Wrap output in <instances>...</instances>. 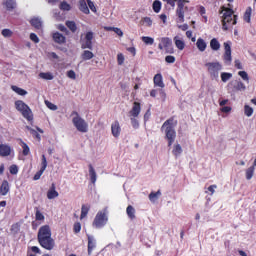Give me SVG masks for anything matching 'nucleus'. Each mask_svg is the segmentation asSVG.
Here are the masks:
<instances>
[{
    "label": "nucleus",
    "mask_w": 256,
    "mask_h": 256,
    "mask_svg": "<svg viewBox=\"0 0 256 256\" xmlns=\"http://www.w3.org/2000/svg\"><path fill=\"white\" fill-rule=\"evenodd\" d=\"M37 240L40 246L48 251H51L55 247V241L52 238V232L49 225H44L40 227Z\"/></svg>",
    "instance_id": "nucleus-1"
},
{
    "label": "nucleus",
    "mask_w": 256,
    "mask_h": 256,
    "mask_svg": "<svg viewBox=\"0 0 256 256\" xmlns=\"http://www.w3.org/2000/svg\"><path fill=\"white\" fill-rule=\"evenodd\" d=\"M175 127H177V121L173 118L166 120L161 127V131L165 133V138L168 141V147H171V145L175 143V139L177 137Z\"/></svg>",
    "instance_id": "nucleus-2"
},
{
    "label": "nucleus",
    "mask_w": 256,
    "mask_h": 256,
    "mask_svg": "<svg viewBox=\"0 0 256 256\" xmlns=\"http://www.w3.org/2000/svg\"><path fill=\"white\" fill-rule=\"evenodd\" d=\"M221 13L223 31H229L233 25H237V15L234 14L232 9L222 7Z\"/></svg>",
    "instance_id": "nucleus-3"
},
{
    "label": "nucleus",
    "mask_w": 256,
    "mask_h": 256,
    "mask_svg": "<svg viewBox=\"0 0 256 256\" xmlns=\"http://www.w3.org/2000/svg\"><path fill=\"white\" fill-rule=\"evenodd\" d=\"M71 117L73 126L79 131V133H87V131H89V124L77 111H73L71 113Z\"/></svg>",
    "instance_id": "nucleus-4"
},
{
    "label": "nucleus",
    "mask_w": 256,
    "mask_h": 256,
    "mask_svg": "<svg viewBox=\"0 0 256 256\" xmlns=\"http://www.w3.org/2000/svg\"><path fill=\"white\" fill-rule=\"evenodd\" d=\"M15 107L19 113L24 117V119H27V121L33 120V112L31 111V108L29 105H27L23 100H17L15 102Z\"/></svg>",
    "instance_id": "nucleus-5"
},
{
    "label": "nucleus",
    "mask_w": 256,
    "mask_h": 256,
    "mask_svg": "<svg viewBox=\"0 0 256 256\" xmlns=\"http://www.w3.org/2000/svg\"><path fill=\"white\" fill-rule=\"evenodd\" d=\"M207 71L212 79H219V71H223V64L219 61L208 62L205 64Z\"/></svg>",
    "instance_id": "nucleus-6"
},
{
    "label": "nucleus",
    "mask_w": 256,
    "mask_h": 256,
    "mask_svg": "<svg viewBox=\"0 0 256 256\" xmlns=\"http://www.w3.org/2000/svg\"><path fill=\"white\" fill-rule=\"evenodd\" d=\"M107 222H108L107 214L105 212L99 211L96 214L92 225L93 227L100 229V228H103L107 224Z\"/></svg>",
    "instance_id": "nucleus-7"
},
{
    "label": "nucleus",
    "mask_w": 256,
    "mask_h": 256,
    "mask_svg": "<svg viewBox=\"0 0 256 256\" xmlns=\"http://www.w3.org/2000/svg\"><path fill=\"white\" fill-rule=\"evenodd\" d=\"M158 49L163 51L165 49L166 53H174L173 50V41L169 37H163L160 39V43L158 45Z\"/></svg>",
    "instance_id": "nucleus-8"
},
{
    "label": "nucleus",
    "mask_w": 256,
    "mask_h": 256,
    "mask_svg": "<svg viewBox=\"0 0 256 256\" xmlns=\"http://www.w3.org/2000/svg\"><path fill=\"white\" fill-rule=\"evenodd\" d=\"M228 91H232V93H236V91H246L247 86L241 80H233L230 81L227 85Z\"/></svg>",
    "instance_id": "nucleus-9"
},
{
    "label": "nucleus",
    "mask_w": 256,
    "mask_h": 256,
    "mask_svg": "<svg viewBox=\"0 0 256 256\" xmlns=\"http://www.w3.org/2000/svg\"><path fill=\"white\" fill-rule=\"evenodd\" d=\"M224 45V54H223V61L225 65H231L233 61V57L231 56V41H227L223 43Z\"/></svg>",
    "instance_id": "nucleus-10"
},
{
    "label": "nucleus",
    "mask_w": 256,
    "mask_h": 256,
    "mask_svg": "<svg viewBox=\"0 0 256 256\" xmlns=\"http://www.w3.org/2000/svg\"><path fill=\"white\" fill-rule=\"evenodd\" d=\"M139 115H141V103L134 102L128 116L129 118H138Z\"/></svg>",
    "instance_id": "nucleus-11"
},
{
    "label": "nucleus",
    "mask_w": 256,
    "mask_h": 256,
    "mask_svg": "<svg viewBox=\"0 0 256 256\" xmlns=\"http://www.w3.org/2000/svg\"><path fill=\"white\" fill-rule=\"evenodd\" d=\"M93 32H87L85 34L84 42L82 43V49H93Z\"/></svg>",
    "instance_id": "nucleus-12"
},
{
    "label": "nucleus",
    "mask_w": 256,
    "mask_h": 256,
    "mask_svg": "<svg viewBox=\"0 0 256 256\" xmlns=\"http://www.w3.org/2000/svg\"><path fill=\"white\" fill-rule=\"evenodd\" d=\"M87 240H88V245H87V248H88V255L91 256L93 251L97 248V241L96 239L91 236V235H88L87 236Z\"/></svg>",
    "instance_id": "nucleus-13"
},
{
    "label": "nucleus",
    "mask_w": 256,
    "mask_h": 256,
    "mask_svg": "<svg viewBox=\"0 0 256 256\" xmlns=\"http://www.w3.org/2000/svg\"><path fill=\"white\" fill-rule=\"evenodd\" d=\"M111 133L116 139L121 135V125L119 121L116 120L111 124Z\"/></svg>",
    "instance_id": "nucleus-14"
},
{
    "label": "nucleus",
    "mask_w": 256,
    "mask_h": 256,
    "mask_svg": "<svg viewBox=\"0 0 256 256\" xmlns=\"http://www.w3.org/2000/svg\"><path fill=\"white\" fill-rule=\"evenodd\" d=\"M166 3L171 7H175V3H177V9H187V7H185L187 0H166Z\"/></svg>",
    "instance_id": "nucleus-15"
},
{
    "label": "nucleus",
    "mask_w": 256,
    "mask_h": 256,
    "mask_svg": "<svg viewBox=\"0 0 256 256\" xmlns=\"http://www.w3.org/2000/svg\"><path fill=\"white\" fill-rule=\"evenodd\" d=\"M11 155V146L7 144H0V156L9 157Z\"/></svg>",
    "instance_id": "nucleus-16"
},
{
    "label": "nucleus",
    "mask_w": 256,
    "mask_h": 256,
    "mask_svg": "<svg viewBox=\"0 0 256 256\" xmlns=\"http://www.w3.org/2000/svg\"><path fill=\"white\" fill-rule=\"evenodd\" d=\"M30 25L35 29H41L43 27V20L39 17H33L30 19Z\"/></svg>",
    "instance_id": "nucleus-17"
},
{
    "label": "nucleus",
    "mask_w": 256,
    "mask_h": 256,
    "mask_svg": "<svg viewBox=\"0 0 256 256\" xmlns=\"http://www.w3.org/2000/svg\"><path fill=\"white\" fill-rule=\"evenodd\" d=\"M185 11H187V9H181V8H177L176 9V17H177V23H184L185 22Z\"/></svg>",
    "instance_id": "nucleus-18"
},
{
    "label": "nucleus",
    "mask_w": 256,
    "mask_h": 256,
    "mask_svg": "<svg viewBox=\"0 0 256 256\" xmlns=\"http://www.w3.org/2000/svg\"><path fill=\"white\" fill-rule=\"evenodd\" d=\"M154 85L155 87H160V89L165 87V83L163 82V75L158 73L154 76Z\"/></svg>",
    "instance_id": "nucleus-19"
},
{
    "label": "nucleus",
    "mask_w": 256,
    "mask_h": 256,
    "mask_svg": "<svg viewBox=\"0 0 256 256\" xmlns=\"http://www.w3.org/2000/svg\"><path fill=\"white\" fill-rule=\"evenodd\" d=\"M2 4L6 7L7 11H13L17 7V1L15 0H3Z\"/></svg>",
    "instance_id": "nucleus-20"
},
{
    "label": "nucleus",
    "mask_w": 256,
    "mask_h": 256,
    "mask_svg": "<svg viewBox=\"0 0 256 256\" xmlns=\"http://www.w3.org/2000/svg\"><path fill=\"white\" fill-rule=\"evenodd\" d=\"M197 49L203 53L207 49V42L203 40V38H198L196 41Z\"/></svg>",
    "instance_id": "nucleus-21"
},
{
    "label": "nucleus",
    "mask_w": 256,
    "mask_h": 256,
    "mask_svg": "<svg viewBox=\"0 0 256 256\" xmlns=\"http://www.w3.org/2000/svg\"><path fill=\"white\" fill-rule=\"evenodd\" d=\"M174 43H175L177 49H179V51H183V49H185V41H183V38H181L179 36H175Z\"/></svg>",
    "instance_id": "nucleus-22"
},
{
    "label": "nucleus",
    "mask_w": 256,
    "mask_h": 256,
    "mask_svg": "<svg viewBox=\"0 0 256 256\" xmlns=\"http://www.w3.org/2000/svg\"><path fill=\"white\" fill-rule=\"evenodd\" d=\"M53 40L55 43H58L59 45L65 43V36L63 34L56 32L53 34Z\"/></svg>",
    "instance_id": "nucleus-23"
},
{
    "label": "nucleus",
    "mask_w": 256,
    "mask_h": 256,
    "mask_svg": "<svg viewBox=\"0 0 256 256\" xmlns=\"http://www.w3.org/2000/svg\"><path fill=\"white\" fill-rule=\"evenodd\" d=\"M87 1L80 0L79 1V9L82 11V13H85V15H89V6H87Z\"/></svg>",
    "instance_id": "nucleus-24"
},
{
    "label": "nucleus",
    "mask_w": 256,
    "mask_h": 256,
    "mask_svg": "<svg viewBox=\"0 0 256 256\" xmlns=\"http://www.w3.org/2000/svg\"><path fill=\"white\" fill-rule=\"evenodd\" d=\"M89 176L91 183L95 184L97 182V172H95L93 165H89Z\"/></svg>",
    "instance_id": "nucleus-25"
},
{
    "label": "nucleus",
    "mask_w": 256,
    "mask_h": 256,
    "mask_svg": "<svg viewBox=\"0 0 256 256\" xmlns=\"http://www.w3.org/2000/svg\"><path fill=\"white\" fill-rule=\"evenodd\" d=\"M210 48L212 49V51H219V49H221V43L219 42V40H217V38H213L210 41Z\"/></svg>",
    "instance_id": "nucleus-26"
},
{
    "label": "nucleus",
    "mask_w": 256,
    "mask_h": 256,
    "mask_svg": "<svg viewBox=\"0 0 256 256\" xmlns=\"http://www.w3.org/2000/svg\"><path fill=\"white\" fill-rule=\"evenodd\" d=\"M11 89L14 91V93H17V95H20L21 97H25V95H27V91L25 89H22L16 85H12Z\"/></svg>",
    "instance_id": "nucleus-27"
},
{
    "label": "nucleus",
    "mask_w": 256,
    "mask_h": 256,
    "mask_svg": "<svg viewBox=\"0 0 256 256\" xmlns=\"http://www.w3.org/2000/svg\"><path fill=\"white\" fill-rule=\"evenodd\" d=\"M40 79H44L45 81H53L55 76H53V73L51 72H41L39 74Z\"/></svg>",
    "instance_id": "nucleus-28"
},
{
    "label": "nucleus",
    "mask_w": 256,
    "mask_h": 256,
    "mask_svg": "<svg viewBox=\"0 0 256 256\" xmlns=\"http://www.w3.org/2000/svg\"><path fill=\"white\" fill-rule=\"evenodd\" d=\"M181 153H183V148L180 144H175L172 149V154L176 157H180Z\"/></svg>",
    "instance_id": "nucleus-29"
},
{
    "label": "nucleus",
    "mask_w": 256,
    "mask_h": 256,
    "mask_svg": "<svg viewBox=\"0 0 256 256\" xmlns=\"http://www.w3.org/2000/svg\"><path fill=\"white\" fill-rule=\"evenodd\" d=\"M82 59L84 61H90V59H93L95 57V54H93V52L89 51V50H85L82 55H81Z\"/></svg>",
    "instance_id": "nucleus-30"
},
{
    "label": "nucleus",
    "mask_w": 256,
    "mask_h": 256,
    "mask_svg": "<svg viewBox=\"0 0 256 256\" xmlns=\"http://www.w3.org/2000/svg\"><path fill=\"white\" fill-rule=\"evenodd\" d=\"M253 175H255V166H250L246 169V179L247 181H251L253 179Z\"/></svg>",
    "instance_id": "nucleus-31"
},
{
    "label": "nucleus",
    "mask_w": 256,
    "mask_h": 256,
    "mask_svg": "<svg viewBox=\"0 0 256 256\" xmlns=\"http://www.w3.org/2000/svg\"><path fill=\"white\" fill-rule=\"evenodd\" d=\"M90 208H91L90 205H82L80 219H84L85 217L88 216Z\"/></svg>",
    "instance_id": "nucleus-32"
},
{
    "label": "nucleus",
    "mask_w": 256,
    "mask_h": 256,
    "mask_svg": "<svg viewBox=\"0 0 256 256\" xmlns=\"http://www.w3.org/2000/svg\"><path fill=\"white\" fill-rule=\"evenodd\" d=\"M135 208L131 205H128L127 208H126V214L128 216V218L130 219H135Z\"/></svg>",
    "instance_id": "nucleus-33"
},
{
    "label": "nucleus",
    "mask_w": 256,
    "mask_h": 256,
    "mask_svg": "<svg viewBox=\"0 0 256 256\" xmlns=\"http://www.w3.org/2000/svg\"><path fill=\"white\" fill-rule=\"evenodd\" d=\"M220 77H221L222 83H227V81H229L230 79L233 78V74H231L229 72H222L220 74Z\"/></svg>",
    "instance_id": "nucleus-34"
},
{
    "label": "nucleus",
    "mask_w": 256,
    "mask_h": 256,
    "mask_svg": "<svg viewBox=\"0 0 256 256\" xmlns=\"http://www.w3.org/2000/svg\"><path fill=\"white\" fill-rule=\"evenodd\" d=\"M20 146L23 149L22 153L24 156H27V155H29V153H31V150L29 149V145H27V143L21 141Z\"/></svg>",
    "instance_id": "nucleus-35"
},
{
    "label": "nucleus",
    "mask_w": 256,
    "mask_h": 256,
    "mask_svg": "<svg viewBox=\"0 0 256 256\" xmlns=\"http://www.w3.org/2000/svg\"><path fill=\"white\" fill-rule=\"evenodd\" d=\"M0 193H9V182L4 180L0 187Z\"/></svg>",
    "instance_id": "nucleus-36"
},
{
    "label": "nucleus",
    "mask_w": 256,
    "mask_h": 256,
    "mask_svg": "<svg viewBox=\"0 0 256 256\" xmlns=\"http://www.w3.org/2000/svg\"><path fill=\"white\" fill-rule=\"evenodd\" d=\"M1 35L5 37V39H9L11 37H13V31L11 29H3L1 31Z\"/></svg>",
    "instance_id": "nucleus-37"
},
{
    "label": "nucleus",
    "mask_w": 256,
    "mask_h": 256,
    "mask_svg": "<svg viewBox=\"0 0 256 256\" xmlns=\"http://www.w3.org/2000/svg\"><path fill=\"white\" fill-rule=\"evenodd\" d=\"M251 13H252L251 7L247 8L244 13V21H246V23H251Z\"/></svg>",
    "instance_id": "nucleus-38"
},
{
    "label": "nucleus",
    "mask_w": 256,
    "mask_h": 256,
    "mask_svg": "<svg viewBox=\"0 0 256 256\" xmlns=\"http://www.w3.org/2000/svg\"><path fill=\"white\" fill-rule=\"evenodd\" d=\"M254 113V110L251 106L249 105H245L244 106V115H246V117H251Z\"/></svg>",
    "instance_id": "nucleus-39"
},
{
    "label": "nucleus",
    "mask_w": 256,
    "mask_h": 256,
    "mask_svg": "<svg viewBox=\"0 0 256 256\" xmlns=\"http://www.w3.org/2000/svg\"><path fill=\"white\" fill-rule=\"evenodd\" d=\"M66 26L68 27V29H70V31H72V33H75V31H77V24L74 21H67Z\"/></svg>",
    "instance_id": "nucleus-40"
},
{
    "label": "nucleus",
    "mask_w": 256,
    "mask_h": 256,
    "mask_svg": "<svg viewBox=\"0 0 256 256\" xmlns=\"http://www.w3.org/2000/svg\"><path fill=\"white\" fill-rule=\"evenodd\" d=\"M36 212H35V219L36 221H44L45 217L44 215L41 213V211L39 210L38 207L35 208Z\"/></svg>",
    "instance_id": "nucleus-41"
},
{
    "label": "nucleus",
    "mask_w": 256,
    "mask_h": 256,
    "mask_svg": "<svg viewBox=\"0 0 256 256\" xmlns=\"http://www.w3.org/2000/svg\"><path fill=\"white\" fill-rule=\"evenodd\" d=\"M142 41L145 43V45H153L155 43V39L149 36H143Z\"/></svg>",
    "instance_id": "nucleus-42"
},
{
    "label": "nucleus",
    "mask_w": 256,
    "mask_h": 256,
    "mask_svg": "<svg viewBox=\"0 0 256 256\" xmlns=\"http://www.w3.org/2000/svg\"><path fill=\"white\" fill-rule=\"evenodd\" d=\"M153 11H154L155 13H159V11H161V1L155 0V1L153 2Z\"/></svg>",
    "instance_id": "nucleus-43"
},
{
    "label": "nucleus",
    "mask_w": 256,
    "mask_h": 256,
    "mask_svg": "<svg viewBox=\"0 0 256 256\" xmlns=\"http://www.w3.org/2000/svg\"><path fill=\"white\" fill-rule=\"evenodd\" d=\"M142 25H144V27H151V25H153V20H151L150 17H145L142 19Z\"/></svg>",
    "instance_id": "nucleus-44"
},
{
    "label": "nucleus",
    "mask_w": 256,
    "mask_h": 256,
    "mask_svg": "<svg viewBox=\"0 0 256 256\" xmlns=\"http://www.w3.org/2000/svg\"><path fill=\"white\" fill-rule=\"evenodd\" d=\"M238 75L239 77H241L243 81H246V83H249V74H247L246 71H239Z\"/></svg>",
    "instance_id": "nucleus-45"
},
{
    "label": "nucleus",
    "mask_w": 256,
    "mask_h": 256,
    "mask_svg": "<svg viewBox=\"0 0 256 256\" xmlns=\"http://www.w3.org/2000/svg\"><path fill=\"white\" fill-rule=\"evenodd\" d=\"M60 9L62 11H71V5L65 1L60 3Z\"/></svg>",
    "instance_id": "nucleus-46"
},
{
    "label": "nucleus",
    "mask_w": 256,
    "mask_h": 256,
    "mask_svg": "<svg viewBox=\"0 0 256 256\" xmlns=\"http://www.w3.org/2000/svg\"><path fill=\"white\" fill-rule=\"evenodd\" d=\"M45 169H47V157H45V154L42 155V159H41V171H45Z\"/></svg>",
    "instance_id": "nucleus-47"
},
{
    "label": "nucleus",
    "mask_w": 256,
    "mask_h": 256,
    "mask_svg": "<svg viewBox=\"0 0 256 256\" xmlns=\"http://www.w3.org/2000/svg\"><path fill=\"white\" fill-rule=\"evenodd\" d=\"M45 105L50 109V111H57V105L51 103L49 100H45Z\"/></svg>",
    "instance_id": "nucleus-48"
},
{
    "label": "nucleus",
    "mask_w": 256,
    "mask_h": 256,
    "mask_svg": "<svg viewBox=\"0 0 256 256\" xmlns=\"http://www.w3.org/2000/svg\"><path fill=\"white\" fill-rule=\"evenodd\" d=\"M81 230H82V225H81V223H80V222L74 223V226H73V231H74V233H75V234H78V233L81 232Z\"/></svg>",
    "instance_id": "nucleus-49"
},
{
    "label": "nucleus",
    "mask_w": 256,
    "mask_h": 256,
    "mask_svg": "<svg viewBox=\"0 0 256 256\" xmlns=\"http://www.w3.org/2000/svg\"><path fill=\"white\" fill-rule=\"evenodd\" d=\"M117 63L118 65H123V63H125V55H123V53L117 54Z\"/></svg>",
    "instance_id": "nucleus-50"
},
{
    "label": "nucleus",
    "mask_w": 256,
    "mask_h": 256,
    "mask_svg": "<svg viewBox=\"0 0 256 256\" xmlns=\"http://www.w3.org/2000/svg\"><path fill=\"white\" fill-rule=\"evenodd\" d=\"M19 231H20V225H19V223L13 224L12 227H11V232H12L14 235H16V234H18Z\"/></svg>",
    "instance_id": "nucleus-51"
},
{
    "label": "nucleus",
    "mask_w": 256,
    "mask_h": 256,
    "mask_svg": "<svg viewBox=\"0 0 256 256\" xmlns=\"http://www.w3.org/2000/svg\"><path fill=\"white\" fill-rule=\"evenodd\" d=\"M66 75H67L68 79H72L73 81H75V79H77V74L73 70H69L66 73Z\"/></svg>",
    "instance_id": "nucleus-52"
},
{
    "label": "nucleus",
    "mask_w": 256,
    "mask_h": 256,
    "mask_svg": "<svg viewBox=\"0 0 256 256\" xmlns=\"http://www.w3.org/2000/svg\"><path fill=\"white\" fill-rule=\"evenodd\" d=\"M87 5L93 13H97V8L95 7V3H93V1L87 0Z\"/></svg>",
    "instance_id": "nucleus-53"
},
{
    "label": "nucleus",
    "mask_w": 256,
    "mask_h": 256,
    "mask_svg": "<svg viewBox=\"0 0 256 256\" xmlns=\"http://www.w3.org/2000/svg\"><path fill=\"white\" fill-rule=\"evenodd\" d=\"M133 129H139V120L137 118H130Z\"/></svg>",
    "instance_id": "nucleus-54"
},
{
    "label": "nucleus",
    "mask_w": 256,
    "mask_h": 256,
    "mask_svg": "<svg viewBox=\"0 0 256 256\" xmlns=\"http://www.w3.org/2000/svg\"><path fill=\"white\" fill-rule=\"evenodd\" d=\"M159 195H161L160 193H150V195H148V199H150V201L155 202L158 198Z\"/></svg>",
    "instance_id": "nucleus-55"
},
{
    "label": "nucleus",
    "mask_w": 256,
    "mask_h": 256,
    "mask_svg": "<svg viewBox=\"0 0 256 256\" xmlns=\"http://www.w3.org/2000/svg\"><path fill=\"white\" fill-rule=\"evenodd\" d=\"M10 173L11 175H17V173H19V167H17V165H11Z\"/></svg>",
    "instance_id": "nucleus-56"
},
{
    "label": "nucleus",
    "mask_w": 256,
    "mask_h": 256,
    "mask_svg": "<svg viewBox=\"0 0 256 256\" xmlns=\"http://www.w3.org/2000/svg\"><path fill=\"white\" fill-rule=\"evenodd\" d=\"M43 173H45V171L43 170H39L35 175H34V181H39L41 179V175H43Z\"/></svg>",
    "instance_id": "nucleus-57"
},
{
    "label": "nucleus",
    "mask_w": 256,
    "mask_h": 256,
    "mask_svg": "<svg viewBox=\"0 0 256 256\" xmlns=\"http://www.w3.org/2000/svg\"><path fill=\"white\" fill-rule=\"evenodd\" d=\"M30 39L33 41V43H39V36H37V34L35 33H31L30 34Z\"/></svg>",
    "instance_id": "nucleus-58"
},
{
    "label": "nucleus",
    "mask_w": 256,
    "mask_h": 256,
    "mask_svg": "<svg viewBox=\"0 0 256 256\" xmlns=\"http://www.w3.org/2000/svg\"><path fill=\"white\" fill-rule=\"evenodd\" d=\"M160 99L165 102V99H167V94L165 93V90L160 89L159 90Z\"/></svg>",
    "instance_id": "nucleus-59"
},
{
    "label": "nucleus",
    "mask_w": 256,
    "mask_h": 256,
    "mask_svg": "<svg viewBox=\"0 0 256 256\" xmlns=\"http://www.w3.org/2000/svg\"><path fill=\"white\" fill-rule=\"evenodd\" d=\"M220 111L222 113H231V107L229 106H222V108L220 109Z\"/></svg>",
    "instance_id": "nucleus-60"
},
{
    "label": "nucleus",
    "mask_w": 256,
    "mask_h": 256,
    "mask_svg": "<svg viewBox=\"0 0 256 256\" xmlns=\"http://www.w3.org/2000/svg\"><path fill=\"white\" fill-rule=\"evenodd\" d=\"M41 225V222L39 220H35L32 222V229L36 230Z\"/></svg>",
    "instance_id": "nucleus-61"
},
{
    "label": "nucleus",
    "mask_w": 256,
    "mask_h": 256,
    "mask_svg": "<svg viewBox=\"0 0 256 256\" xmlns=\"http://www.w3.org/2000/svg\"><path fill=\"white\" fill-rule=\"evenodd\" d=\"M165 61H166V63H174L175 57L174 56H166Z\"/></svg>",
    "instance_id": "nucleus-62"
},
{
    "label": "nucleus",
    "mask_w": 256,
    "mask_h": 256,
    "mask_svg": "<svg viewBox=\"0 0 256 256\" xmlns=\"http://www.w3.org/2000/svg\"><path fill=\"white\" fill-rule=\"evenodd\" d=\"M234 65L236 69H243V64H241V61L235 60Z\"/></svg>",
    "instance_id": "nucleus-63"
},
{
    "label": "nucleus",
    "mask_w": 256,
    "mask_h": 256,
    "mask_svg": "<svg viewBox=\"0 0 256 256\" xmlns=\"http://www.w3.org/2000/svg\"><path fill=\"white\" fill-rule=\"evenodd\" d=\"M47 197L48 199H56V197H58V193H48Z\"/></svg>",
    "instance_id": "nucleus-64"
}]
</instances>
